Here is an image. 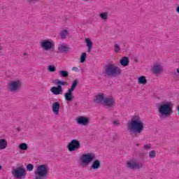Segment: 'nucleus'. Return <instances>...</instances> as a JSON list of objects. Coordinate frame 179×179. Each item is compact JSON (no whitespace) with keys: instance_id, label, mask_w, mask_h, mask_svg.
<instances>
[{"instance_id":"nucleus-35","label":"nucleus","mask_w":179,"mask_h":179,"mask_svg":"<svg viewBox=\"0 0 179 179\" xmlns=\"http://www.w3.org/2000/svg\"><path fill=\"white\" fill-rule=\"evenodd\" d=\"M113 124L118 127V125H120V122H118V120H115L113 122Z\"/></svg>"},{"instance_id":"nucleus-49","label":"nucleus","mask_w":179,"mask_h":179,"mask_svg":"<svg viewBox=\"0 0 179 179\" xmlns=\"http://www.w3.org/2000/svg\"><path fill=\"white\" fill-rule=\"evenodd\" d=\"M135 62H138V60H135Z\"/></svg>"},{"instance_id":"nucleus-40","label":"nucleus","mask_w":179,"mask_h":179,"mask_svg":"<svg viewBox=\"0 0 179 179\" xmlns=\"http://www.w3.org/2000/svg\"><path fill=\"white\" fill-rule=\"evenodd\" d=\"M2 50H3V48L1 45H0V51H2Z\"/></svg>"},{"instance_id":"nucleus-43","label":"nucleus","mask_w":179,"mask_h":179,"mask_svg":"<svg viewBox=\"0 0 179 179\" xmlns=\"http://www.w3.org/2000/svg\"><path fill=\"white\" fill-rule=\"evenodd\" d=\"M177 72H178V75H179V69H177Z\"/></svg>"},{"instance_id":"nucleus-30","label":"nucleus","mask_w":179,"mask_h":179,"mask_svg":"<svg viewBox=\"0 0 179 179\" xmlns=\"http://www.w3.org/2000/svg\"><path fill=\"white\" fill-rule=\"evenodd\" d=\"M48 69L49 72H55V71H57V67L54 65H50L48 66Z\"/></svg>"},{"instance_id":"nucleus-7","label":"nucleus","mask_w":179,"mask_h":179,"mask_svg":"<svg viewBox=\"0 0 179 179\" xmlns=\"http://www.w3.org/2000/svg\"><path fill=\"white\" fill-rule=\"evenodd\" d=\"M27 174V173H26V169H24L23 166H19L16 169L13 168L12 175L13 176L14 178H17V179L26 178Z\"/></svg>"},{"instance_id":"nucleus-46","label":"nucleus","mask_w":179,"mask_h":179,"mask_svg":"<svg viewBox=\"0 0 179 179\" xmlns=\"http://www.w3.org/2000/svg\"><path fill=\"white\" fill-rule=\"evenodd\" d=\"M0 170H2V166L0 165Z\"/></svg>"},{"instance_id":"nucleus-14","label":"nucleus","mask_w":179,"mask_h":179,"mask_svg":"<svg viewBox=\"0 0 179 179\" xmlns=\"http://www.w3.org/2000/svg\"><path fill=\"white\" fill-rule=\"evenodd\" d=\"M61 107V105H59V102L56 101L53 103L52 106V110L55 115H58L59 114V108Z\"/></svg>"},{"instance_id":"nucleus-33","label":"nucleus","mask_w":179,"mask_h":179,"mask_svg":"<svg viewBox=\"0 0 179 179\" xmlns=\"http://www.w3.org/2000/svg\"><path fill=\"white\" fill-rule=\"evenodd\" d=\"M114 47H115V50H114L115 52H120V51H121V48H120L118 44H115Z\"/></svg>"},{"instance_id":"nucleus-4","label":"nucleus","mask_w":179,"mask_h":179,"mask_svg":"<svg viewBox=\"0 0 179 179\" xmlns=\"http://www.w3.org/2000/svg\"><path fill=\"white\" fill-rule=\"evenodd\" d=\"M122 73V70L120 67L113 64H109L105 66L103 70V74L107 78L113 76H120Z\"/></svg>"},{"instance_id":"nucleus-23","label":"nucleus","mask_w":179,"mask_h":179,"mask_svg":"<svg viewBox=\"0 0 179 179\" xmlns=\"http://www.w3.org/2000/svg\"><path fill=\"white\" fill-rule=\"evenodd\" d=\"M59 75L60 78H68V76H69V72L65 70H62L59 71Z\"/></svg>"},{"instance_id":"nucleus-24","label":"nucleus","mask_w":179,"mask_h":179,"mask_svg":"<svg viewBox=\"0 0 179 179\" xmlns=\"http://www.w3.org/2000/svg\"><path fill=\"white\" fill-rule=\"evenodd\" d=\"M162 69L160 65H156L154 66V69H153L154 73H156V74L162 73Z\"/></svg>"},{"instance_id":"nucleus-26","label":"nucleus","mask_w":179,"mask_h":179,"mask_svg":"<svg viewBox=\"0 0 179 179\" xmlns=\"http://www.w3.org/2000/svg\"><path fill=\"white\" fill-rule=\"evenodd\" d=\"M79 85V80L78 79H76L73 81L71 88H69L71 90H73L74 92L75 89H76V86Z\"/></svg>"},{"instance_id":"nucleus-29","label":"nucleus","mask_w":179,"mask_h":179,"mask_svg":"<svg viewBox=\"0 0 179 179\" xmlns=\"http://www.w3.org/2000/svg\"><path fill=\"white\" fill-rule=\"evenodd\" d=\"M62 40H65L68 36V30L64 29L60 33Z\"/></svg>"},{"instance_id":"nucleus-10","label":"nucleus","mask_w":179,"mask_h":179,"mask_svg":"<svg viewBox=\"0 0 179 179\" xmlns=\"http://www.w3.org/2000/svg\"><path fill=\"white\" fill-rule=\"evenodd\" d=\"M21 87L22 81L19 80L10 81L8 84V89L10 92H19V90H20Z\"/></svg>"},{"instance_id":"nucleus-9","label":"nucleus","mask_w":179,"mask_h":179,"mask_svg":"<svg viewBox=\"0 0 179 179\" xmlns=\"http://www.w3.org/2000/svg\"><path fill=\"white\" fill-rule=\"evenodd\" d=\"M67 149L69 152H75L80 149V142L76 139H73L67 145Z\"/></svg>"},{"instance_id":"nucleus-2","label":"nucleus","mask_w":179,"mask_h":179,"mask_svg":"<svg viewBox=\"0 0 179 179\" xmlns=\"http://www.w3.org/2000/svg\"><path fill=\"white\" fill-rule=\"evenodd\" d=\"M158 113L160 118H167L173 114V103L171 102H162L158 105Z\"/></svg>"},{"instance_id":"nucleus-12","label":"nucleus","mask_w":179,"mask_h":179,"mask_svg":"<svg viewBox=\"0 0 179 179\" xmlns=\"http://www.w3.org/2000/svg\"><path fill=\"white\" fill-rule=\"evenodd\" d=\"M76 122L78 125H84V127H86V125H89V122H90V120L87 117L79 116L77 118Z\"/></svg>"},{"instance_id":"nucleus-21","label":"nucleus","mask_w":179,"mask_h":179,"mask_svg":"<svg viewBox=\"0 0 179 179\" xmlns=\"http://www.w3.org/2000/svg\"><path fill=\"white\" fill-rule=\"evenodd\" d=\"M138 82L139 85H146V83H148V80H146L145 76H141L138 78Z\"/></svg>"},{"instance_id":"nucleus-27","label":"nucleus","mask_w":179,"mask_h":179,"mask_svg":"<svg viewBox=\"0 0 179 179\" xmlns=\"http://www.w3.org/2000/svg\"><path fill=\"white\" fill-rule=\"evenodd\" d=\"M18 148L19 149H20V150H27V149H29V146L27 145V143H20Z\"/></svg>"},{"instance_id":"nucleus-11","label":"nucleus","mask_w":179,"mask_h":179,"mask_svg":"<svg viewBox=\"0 0 179 179\" xmlns=\"http://www.w3.org/2000/svg\"><path fill=\"white\" fill-rule=\"evenodd\" d=\"M128 169L131 170H142L143 169V164L142 163H138L135 161H128L127 162Z\"/></svg>"},{"instance_id":"nucleus-31","label":"nucleus","mask_w":179,"mask_h":179,"mask_svg":"<svg viewBox=\"0 0 179 179\" xmlns=\"http://www.w3.org/2000/svg\"><path fill=\"white\" fill-rule=\"evenodd\" d=\"M33 169H34V165L31 164H28L27 165V171H33Z\"/></svg>"},{"instance_id":"nucleus-17","label":"nucleus","mask_w":179,"mask_h":179,"mask_svg":"<svg viewBox=\"0 0 179 179\" xmlns=\"http://www.w3.org/2000/svg\"><path fill=\"white\" fill-rule=\"evenodd\" d=\"M85 43L87 44V52H92V48H93V42L90 38H85Z\"/></svg>"},{"instance_id":"nucleus-36","label":"nucleus","mask_w":179,"mask_h":179,"mask_svg":"<svg viewBox=\"0 0 179 179\" xmlns=\"http://www.w3.org/2000/svg\"><path fill=\"white\" fill-rule=\"evenodd\" d=\"M72 71H74V72H79V69H78V67H73Z\"/></svg>"},{"instance_id":"nucleus-20","label":"nucleus","mask_w":179,"mask_h":179,"mask_svg":"<svg viewBox=\"0 0 179 179\" xmlns=\"http://www.w3.org/2000/svg\"><path fill=\"white\" fill-rule=\"evenodd\" d=\"M8 148V141L5 139H0V150H3V149H6Z\"/></svg>"},{"instance_id":"nucleus-25","label":"nucleus","mask_w":179,"mask_h":179,"mask_svg":"<svg viewBox=\"0 0 179 179\" xmlns=\"http://www.w3.org/2000/svg\"><path fill=\"white\" fill-rule=\"evenodd\" d=\"M87 58V55L86 54V52H83L80 55V62L81 64H83L84 62H86V59Z\"/></svg>"},{"instance_id":"nucleus-13","label":"nucleus","mask_w":179,"mask_h":179,"mask_svg":"<svg viewBox=\"0 0 179 179\" xmlns=\"http://www.w3.org/2000/svg\"><path fill=\"white\" fill-rule=\"evenodd\" d=\"M73 90L69 89L67 92L64 94V99L66 101H72L73 100Z\"/></svg>"},{"instance_id":"nucleus-37","label":"nucleus","mask_w":179,"mask_h":179,"mask_svg":"<svg viewBox=\"0 0 179 179\" xmlns=\"http://www.w3.org/2000/svg\"><path fill=\"white\" fill-rule=\"evenodd\" d=\"M27 2H28L29 3H31V2H33V1L34 0H26Z\"/></svg>"},{"instance_id":"nucleus-19","label":"nucleus","mask_w":179,"mask_h":179,"mask_svg":"<svg viewBox=\"0 0 179 179\" xmlns=\"http://www.w3.org/2000/svg\"><path fill=\"white\" fill-rule=\"evenodd\" d=\"M120 64L122 66H128L129 65V58L128 57H123L120 60Z\"/></svg>"},{"instance_id":"nucleus-6","label":"nucleus","mask_w":179,"mask_h":179,"mask_svg":"<svg viewBox=\"0 0 179 179\" xmlns=\"http://www.w3.org/2000/svg\"><path fill=\"white\" fill-rule=\"evenodd\" d=\"M96 159V155L90 152L84 154L80 157V162L83 167H86L88 164H90Z\"/></svg>"},{"instance_id":"nucleus-15","label":"nucleus","mask_w":179,"mask_h":179,"mask_svg":"<svg viewBox=\"0 0 179 179\" xmlns=\"http://www.w3.org/2000/svg\"><path fill=\"white\" fill-rule=\"evenodd\" d=\"M51 93L55 94V96H58L59 94H62V89L60 88L58 85L57 87H52L50 89Z\"/></svg>"},{"instance_id":"nucleus-1","label":"nucleus","mask_w":179,"mask_h":179,"mask_svg":"<svg viewBox=\"0 0 179 179\" xmlns=\"http://www.w3.org/2000/svg\"><path fill=\"white\" fill-rule=\"evenodd\" d=\"M128 129L131 136H138L143 132L145 124L141 117L134 115L131 117V121L127 124Z\"/></svg>"},{"instance_id":"nucleus-50","label":"nucleus","mask_w":179,"mask_h":179,"mask_svg":"<svg viewBox=\"0 0 179 179\" xmlns=\"http://www.w3.org/2000/svg\"><path fill=\"white\" fill-rule=\"evenodd\" d=\"M85 1H89V0H85Z\"/></svg>"},{"instance_id":"nucleus-16","label":"nucleus","mask_w":179,"mask_h":179,"mask_svg":"<svg viewBox=\"0 0 179 179\" xmlns=\"http://www.w3.org/2000/svg\"><path fill=\"white\" fill-rule=\"evenodd\" d=\"M100 167H101V162H100V160L99 159H94L92 162V164L91 166V169L92 170H99V169H100Z\"/></svg>"},{"instance_id":"nucleus-42","label":"nucleus","mask_w":179,"mask_h":179,"mask_svg":"<svg viewBox=\"0 0 179 179\" xmlns=\"http://www.w3.org/2000/svg\"><path fill=\"white\" fill-rule=\"evenodd\" d=\"M177 110H178V114L179 115V106L178 107Z\"/></svg>"},{"instance_id":"nucleus-8","label":"nucleus","mask_w":179,"mask_h":179,"mask_svg":"<svg viewBox=\"0 0 179 179\" xmlns=\"http://www.w3.org/2000/svg\"><path fill=\"white\" fill-rule=\"evenodd\" d=\"M41 47L44 51H50V50H54L55 45L52 41L44 39L41 42Z\"/></svg>"},{"instance_id":"nucleus-34","label":"nucleus","mask_w":179,"mask_h":179,"mask_svg":"<svg viewBox=\"0 0 179 179\" xmlns=\"http://www.w3.org/2000/svg\"><path fill=\"white\" fill-rule=\"evenodd\" d=\"M152 148V145L150 144H147V145H144L143 146V149H145V150H149V149Z\"/></svg>"},{"instance_id":"nucleus-48","label":"nucleus","mask_w":179,"mask_h":179,"mask_svg":"<svg viewBox=\"0 0 179 179\" xmlns=\"http://www.w3.org/2000/svg\"><path fill=\"white\" fill-rule=\"evenodd\" d=\"M139 145H140L139 143H137V144H136V146H139Z\"/></svg>"},{"instance_id":"nucleus-22","label":"nucleus","mask_w":179,"mask_h":179,"mask_svg":"<svg viewBox=\"0 0 179 179\" xmlns=\"http://www.w3.org/2000/svg\"><path fill=\"white\" fill-rule=\"evenodd\" d=\"M55 83L57 84V86L60 88L62 89V86H66V85H68V83H66V81H62V80H56L55 81Z\"/></svg>"},{"instance_id":"nucleus-32","label":"nucleus","mask_w":179,"mask_h":179,"mask_svg":"<svg viewBox=\"0 0 179 179\" xmlns=\"http://www.w3.org/2000/svg\"><path fill=\"white\" fill-rule=\"evenodd\" d=\"M149 157H150V159H153V158L156 157V151L151 150L149 152Z\"/></svg>"},{"instance_id":"nucleus-44","label":"nucleus","mask_w":179,"mask_h":179,"mask_svg":"<svg viewBox=\"0 0 179 179\" xmlns=\"http://www.w3.org/2000/svg\"><path fill=\"white\" fill-rule=\"evenodd\" d=\"M23 55H27V53L24 52V53H23Z\"/></svg>"},{"instance_id":"nucleus-28","label":"nucleus","mask_w":179,"mask_h":179,"mask_svg":"<svg viewBox=\"0 0 179 179\" xmlns=\"http://www.w3.org/2000/svg\"><path fill=\"white\" fill-rule=\"evenodd\" d=\"M99 16L101 19H102V20H107V19H108V13L107 12L101 13H99Z\"/></svg>"},{"instance_id":"nucleus-38","label":"nucleus","mask_w":179,"mask_h":179,"mask_svg":"<svg viewBox=\"0 0 179 179\" xmlns=\"http://www.w3.org/2000/svg\"><path fill=\"white\" fill-rule=\"evenodd\" d=\"M176 12L179 13V6L176 8Z\"/></svg>"},{"instance_id":"nucleus-3","label":"nucleus","mask_w":179,"mask_h":179,"mask_svg":"<svg viewBox=\"0 0 179 179\" xmlns=\"http://www.w3.org/2000/svg\"><path fill=\"white\" fill-rule=\"evenodd\" d=\"M94 103L101 104L103 107H113L115 104V99L114 97H105L104 94H99L95 96Z\"/></svg>"},{"instance_id":"nucleus-39","label":"nucleus","mask_w":179,"mask_h":179,"mask_svg":"<svg viewBox=\"0 0 179 179\" xmlns=\"http://www.w3.org/2000/svg\"><path fill=\"white\" fill-rule=\"evenodd\" d=\"M17 131L18 132H20V127H17Z\"/></svg>"},{"instance_id":"nucleus-47","label":"nucleus","mask_w":179,"mask_h":179,"mask_svg":"<svg viewBox=\"0 0 179 179\" xmlns=\"http://www.w3.org/2000/svg\"><path fill=\"white\" fill-rule=\"evenodd\" d=\"M173 75H177V73L176 72L173 73Z\"/></svg>"},{"instance_id":"nucleus-5","label":"nucleus","mask_w":179,"mask_h":179,"mask_svg":"<svg viewBox=\"0 0 179 179\" xmlns=\"http://www.w3.org/2000/svg\"><path fill=\"white\" fill-rule=\"evenodd\" d=\"M48 174V168L45 164L39 165L35 171L34 179H45Z\"/></svg>"},{"instance_id":"nucleus-41","label":"nucleus","mask_w":179,"mask_h":179,"mask_svg":"<svg viewBox=\"0 0 179 179\" xmlns=\"http://www.w3.org/2000/svg\"><path fill=\"white\" fill-rule=\"evenodd\" d=\"M74 106H76V107L78 106V102H76V103H74Z\"/></svg>"},{"instance_id":"nucleus-45","label":"nucleus","mask_w":179,"mask_h":179,"mask_svg":"<svg viewBox=\"0 0 179 179\" xmlns=\"http://www.w3.org/2000/svg\"><path fill=\"white\" fill-rule=\"evenodd\" d=\"M141 155H142V156H145V155H146V154H145V153H142Z\"/></svg>"},{"instance_id":"nucleus-18","label":"nucleus","mask_w":179,"mask_h":179,"mask_svg":"<svg viewBox=\"0 0 179 179\" xmlns=\"http://www.w3.org/2000/svg\"><path fill=\"white\" fill-rule=\"evenodd\" d=\"M69 50V47L65 45H59L58 47V51L61 54H65Z\"/></svg>"}]
</instances>
